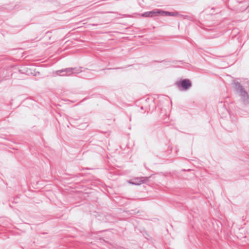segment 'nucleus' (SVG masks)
Instances as JSON below:
<instances>
[{
  "label": "nucleus",
  "instance_id": "1",
  "mask_svg": "<svg viewBox=\"0 0 249 249\" xmlns=\"http://www.w3.org/2000/svg\"><path fill=\"white\" fill-rule=\"evenodd\" d=\"M233 84L235 91L239 93L243 104L245 105L249 104V95L240 82L234 80Z\"/></svg>",
  "mask_w": 249,
  "mask_h": 249
},
{
  "label": "nucleus",
  "instance_id": "2",
  "mask_svg": "<svg viewBox=\"0 0 249 249\" xmlns=\"http://www.w3.org/2000/svg\"><path fill=\"white\" fill-rule=\"evenodd\" d=\"M82 68H67L61 70H57L53 72L57 75L61 76H70L73 74H78L82 72L81 69Z\"/></svg>",
  "mask_w": 249,
  "mask_h": 249
},
{
  "label": "nucleus",
  "instance_id": "3",
  "mask_svg": "<svg viewBox=\"0 0 249 249\" xmlns=\"http://www.w3.org/2000/svg\"><path fill=\"white\" fill-rule=\"evenodd\" d=\"M175 85L180 91H186L192 86L191 81L187 78H182L175 82Z\"/></svg>",
  "mask_w": 249,
  "mask_h": 249
},
{
  "label": "nucleus",
  "instance_id": "4",
  "mask_svg": "<svg viewBox=\"0 0 249 249\" xmlns=\"http://www.w3.org/2000/svg\"><path fill=\"white\" fill-rule=\"evenodd\" d=\"M20 74H25L27 75H34V71L33 69L29 68L26 66H22L18 70V72H14L11 73L12 78H15L17 77V75Z\"/></svg>",
  "mask_w": 249,
  "mask_h": 249
},
{
  "label": "nucleus",
  "instance_id": "5",
  "mask_svg": "<svg viewBox=\"0 0 249 249\" xmlns=\"http://www.w3.org/2000/svg\"><path fill=\"white\" fill-rule=\"evenodd\" d=\"M150 178V177H141L134 178L128 180L127 182L130 184L138 186L148 181Z\"/></svg>",
  "mask_w": 249,
  "mask_h": 249
},
{
  "label": "nucleus",
  "instance_id": "6",
  "mask_svg": "<svg viewBox=\"0 0 249 249\" xmlns=\"http://www.w3.org/2000/svg\"><path fill=\"white\" fill-rule=\"evenodd\" d=\"M142 103L144 104L143 106H141V109L143 110L145 109V111L150 110L151 104L153 103L154 100L151 98H147L146 99H141Z\"/></svg>",
  "mask_w": 249,
  "mask_h": 249
},
{
  "label": "nucleus",
  "instance_id": "7",
  "mask_svg": "<svg viewBox=\"0 0 249 249\" xmlns=\"http://www.w3.org/2000/svg\"><path fill=\"white\" fill-rule=\"evenodd\" d=\"M177 62H178L177 61H171V60H168L165 59V60H161V61L153 60V61H152L151 63H153V62L162 63H163L166 66H167L168 67H169L170 64L171 63H176ZM178 62L180 63H181V64L183 63V61H182V60L178 61Z\"/></svg>",
  "mask_w": 249,
  "mask_h": 249
},
{
  "label": "nucleus",
  "instance_id": "8",
  "mask_svg": "<svg viewBox=\"0 0 249 249\" xmlns=\"http://www.w3.org/2000/svg\"><path fill=\"white\" fill-rule=\"evenodd\" d=\"M162 9H154L149 11L150 17H153L157 16H162Z\"/></svg>",
  "mask_w": 249,
  "mask_h": 249
},
{
  "label": "nucleus",
  "instance_id": "9",
  "mask_svg": "<svg viewBox=\"0 0 249 249\" xmlns=\"http://www.w3.org/2000/svg\"><path fill=\"white\" fill-rule=\"evenodd\" d=\"M114 220V217L110 214L105 215L102 220L103 222L105 223H113Z\"/></svg>",
  "mask_w": 249,
  "mask_h": 249
},
{
  "label": "nucleus",
  "instance_id": "10",
  "mask_svg": "<svg viewBox=\"0 0 249 249\" xmlns=\"http://www.w3.org/2000/svg\"><path fill=\"white\" fill-rule=\"evenodd\" d=\"M162 16H177L178 15V12H172L168 11H164L162 10Z\"/></svg>",
  "mask_w": 249,
  "mask_h": 249
},
{
  "label": "nucleus",
  "instance_id": "11",
  "mask_svg": "<svg viewBox=\"0 0 249 249\" xmlns=\"http://www.w3.org/2000/svg\"><path fill=\"white\" fill-rule=\"evenodd\" d=\"M108 231V230H102V231H95V232L91 231V232L89 233V234H90V236H91L92 237H96V236H94L95 235H98L99 233H102L104 231Z\"/></svg>",
  "mask_w": 249,
  "mask_h": 249
},
{
  "label": "nucleus",
  "instance_id": "12",
  "mask_svg": "<svg viewBox=\"0 0 249 249\" xmlns=\"http://www.w3.org/2000/svg\"><path fill=\"white\" fill-rule=\"evenodd\" d=\"M142 17L144 18L150 17L149 11L145 12L142 13Z\"/></svg>",
  "mask_w": 249,
  "mask_h": 249
},
{
  "label": "nucleus",
  "instance_id": "13",
  "mask_svg": "<svg viewBox=\"0 0 249 249\" xmlns=\"http://www.w3.org/2000/svg\"><path fill=\"white\" fill-rule=\"evenodd\" d=\"M71 178H78L79 177L81 176V174H77L75 175H71Z\"/></svg>",
  "mask_w": 249,
  "mask_h": 249
},
{
  "label": "nucleus",
  "instance_id": "14",
  "mask_svg": "<svg viewBox=\"0 0 249 249\" xmlns=\"http://www.w3.org/2000/svg\"><path fill=\"white\" fill-rule=\"evenodd\" d=\"M248 8V6H247L246 5L244 7V8L243 9H241V11H245L247 8Z\"/></svg>",
  "mask_w": 249,
  "mask_h": 249
},
{
  "label": "nucleus",
  "instance_id": "15",
  "mask_svg": "<svg viewBox=\"0 0 249 249\" xmlns=\"http://www.w3.org/2000/svg\"><path fill=\"white\" fill-rule=\"evenodd\" d=\"M119 69L118 68H108V69H107V70H112V69ZM106 69H103L102 70H106Z\"/></svg>",
  "mask_w": 249,
  "mask_h": 249
},
{
  "label": "nucleus",
  "instance_id": "16",
  "mask_svg": "<svg viewBox=\"0 0 249 249\" xmlns=\"http://www.w3.org/2000/svg\"><path fill=\"white\" fill-rule=\"evenodd\" d=\"M91 25L93 26H95L98 25V24H92Z\"/></svg>",
  "mask_w": 249,
  "mask_h": 249
}]
</instances>
